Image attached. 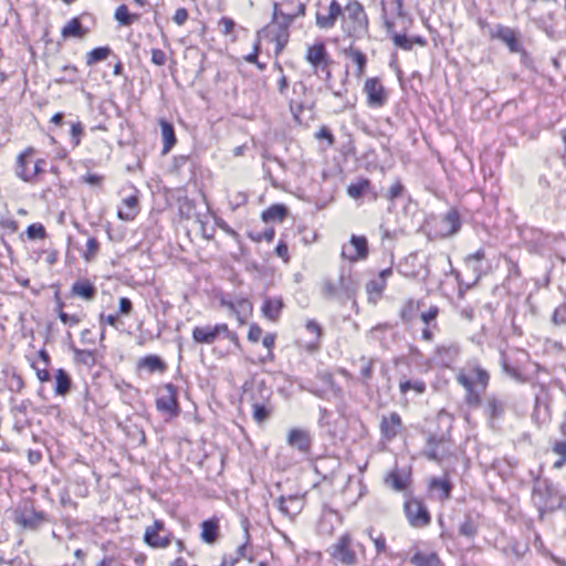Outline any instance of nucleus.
<instances>
[{
    "label": "nucleus",
    "instance_id": "nucleus-41",
    "mask_svg": "<svg viewBox=\"0 0 566 566\" xmlns=\"http://www.w3.org/2000/svg\"><path fill=\"white\" fill-rule=\"evenodd\" d=\"M413 566H439L440 559L436 553L424 554L417 552L410 559Z\"/></svg>",
    "mask_w": 566,
    "mask_h": 566
},
{
    "label": "nucleus",
    "instance_id": "nucleus-28",
    "mask_svg": "<svg viewBox=\"0 0 566 566\" xmlns=\"http://www.w3.org/2000/svg\"><path fill=\"white\" fill-rule=\"evenodd\" d=\"M241 524H242V527H243V531H244L245 542L238 546V548H237V557L235 558L231 557L230 560L224 558L222 566H233L234 563L239 558L248 557V551H249V544H250V534H249L250 523H249L248 518H243Z\"/></svg>",
    "mask_w": 566,
    "mask_h": 566
},
{
    "label": "nucleus",
    "instance_id": "nucleus-26",
    "mask_svg": "<svg viewBox=\"0 0 566 566\" xmlns=\"http://www.w3.org/2000/svg\"><path fill=\"white\" fill-rule=\"evenodd\" d=\"M295 20V15L292 11H284L279 3L273 6V22H275L280 31H289V27Z\"/></svg>",
    "mask_w": 566,
    "mask_h": 566
},
{
    "label": "nucleus",
    "instance_id": "nucleus-61",
    "mask_svg": "<svg viewBox=\"0 0 566 566\" xmlns=\"http://www.w3.org/2000/svg\"><path fill=\"white\" fill-rule=\"evenodd\" d=\"M167 56L166 53L160 49L151 50V62L158 66H161L166 63Z\"/></svg>",
    "mask_w": 566,
    "mask_h": 566
},
{
    "label": "nucleus",
    "instance_id": "nucleus-49",
    "mask_svg": "<svg viewBox=\"0 0 566 566\" xmlns=\"http://www.w3.org/2000/svg\"><path fill=\"white\" fill-rule=\"evenodd\" d=\"M439 314L438 306H430L428 311H424L421 313L420 318L423 322L424 325L432 326V328L437 329V316Z\"/></svg>",
    "mask_w": 566,
    "mask_h": 566
},
{
    "label": "nucleus",
    "instance_id": "nucleus-29",
    "mask_svg": "<svg viewBox=\"0 0 566 566\" xmlns=\"http://www.w3.org/2000/svg\"><path fill=\"white\" fill-rule=\"evenodd\" d=\"M446 443V439L443 437L437 438L436 436H430L428 438V451L427 457L430 460L440 461L444 454L446 450L441 447Z\"/></svg>",
    "mask_w": 566,
    "mask_h": 566
},
{
    "label": "nucleus",
    "instance_id": "nucleus-20",
    "mask_svg": "<svg viewBox=\"0 0 566 566\" xmlns=\"http://www.w3.org/2000/svg\"><path fill=\"white\" fill-rule=\"evenodd\" d=\"M455 380L465 390L464 401L471 408H479L482 406L480 391L471 384V381L463 375H455Z\"/></svg>",
    "mask_w": 566,
    "mask_h": 566
},
{
    "label": "nucleus",
    "instance_id": "nucleus-13",
    "mask_svg": "<svg viewBox=\"0 0 566 566\" xmlns=\"http://www.w3.org/2000/svg\"><path fill=\"white\" fill-rule=\"evenodd\" d=\"M368 255V242L365 237L353 234L350 238V245L343 247L342 256L349 261H357L366 259Z\"/></svg>",
    "mask_w": 566,
    "mask_h": 566
},
{
    "label": "nucleus",
    "instance_id": "nucleus-31",
    "mask_svg": "<svg viewBox=\"0 0 566 566\" xmlns=\"http://www.w3.org/2000/svg\"><path fill=\"white\" fill-rule=\"evenodd\" d=\"M399 390L401 395H407V392L410 390H412L416 395H422L427 390V385L421 379H408L402 376L399 380Z\"/></svg>",
    "mask_w": 566,
    "mask_h": 566
},
{
    "label": "nucleus",
    "instance_id": "nucleus-3",
    "mask_svg": "<svg viewBox=\"0 0 566 566\" xmlns=\"http://www.w3.org/2000/svg\"><path fill=\"white\" fill-rule=\"evenodd\" d=\"M13 521L24 530L36 531L48 522V518L44 512H38L31 504L25 503L23 506L15 509Z\"/></svg>",
    "mask_w": 566,
    "mask_h": 566
},
{
    "label": "nucleus",
    "instance_id": "nucleus-17",
    "mask_svg": "<svg viewBox=\"0 0 566 566\" xmlns=\"http://www.w3.org/2000/svg\"><path fill=\"white\" fill-rule=\"evenodd\" d=\"M287 443L302 453H308L312 446V438L307 430L294 428L287 433Z\"/></svg>",
    "mask_w": 566,
    "mask_h": 566
},
{
    "label": "nucleus",
    "instance_id": "nucleus-7",
    "mask_svg": "<svg viewBox=\"0 0 566 566\" xmlns=\"http://www.w3.org/2000/svg\"><path fill=\"white\" fill-rule=\"evenodd\" d=\"M457 375L465 376L475 388L480 387L482 390H485L490 382L489 371L476 359L468 360Z\"/></svg>",
    "mask_w": 566,
    "mask_h": 566
},
{
    "label": "nucleus",
    "instance_id": "nucleus-9",
    "mask_svg": "<svg viewBox=\"0 0 566 566\" xmlns=\"http://www.w3.org/2000/svg\"><path fill=\"white\" fill-rule=\"evenodd\" d=\"M490 38L497 39L505 43L512 53H524V49L517 38L516 32L510 27L496 24L490 30Z\"/></svg>",
    "mask_w": 566,
    "mask_h": 566
},
{
    "label": "nucleus",
    "instance_id": "nucleus-62",
    "mask_svg": "<svg viewBox=\"0 0 566 566\" xmlns=\"http://www.w3.org/2000/svg\"><path fill=\"white\" fill-rule=\"evenodd\" d=\"M59 318L65 324L70 326H75L81 322V318L77 315H69L67 313L60 310Z\"/></svg>",
    "mask_w": 566,
    "mask_h": 566
},
{
    "label": "nucleus",
    "instance_id": "nucleus-56",
    "mask_svg": "<svg viewBox=\"0 0 566 566\" xmlns=\"http://www.w3.org/2000/svg\"><path fill=\"white\" fill-rule=\"evenodd\" d=\"M289 41V31H280L277 32V34L275 35V43H276V46H275V53L279 54L282 52V50L284 49V46L286 45Z\"/></svg>",
    "mask_w": 566,
    "mask_h": 566
},
{
    "label": "nucleus",
    "instance_id": "nucleus-11",
    "mask_svg": "<svg viewBox=\"0 0 566 566\" xmlns=\"http://www.w3.org/2000/svg\"><path fill=\"white\" fill-rule=\"evenodd\" d=\"M379 429L382 440H394L403 430L401 417L397 412H390L387 416H382L379 423Z\"/></svg>",
    "mask_w": 566,
    "mask_h": 566
},
{
    "label": "nucleus",
    "instance_id": "nucleus-18",
    "mask_svg": "<svg viewBox=\"0 0 566 566\" xmlns=\"http://www.w3.org/2000/svg\"><path fill=\"white\" fill-rule=\"evenodd\" d=\"M364 91L367 94L369 105L382 106L385 104V102H386L385 90L378 78L366 80Z\"/></svg>",
    "mask_w": 566,
    "mask_h": 566
},
{
    "label": "nucleus",
    "instance_id": "nucleus-53",
    "mask_svg": "<svg viewBox=\"0 0 566 566\" xmlns=\"http://www.w3.org/2000/svg\"><path fill=\"white\" fill-rule=\"evenodd\" d=\"M27 235L30 240L45 239L46 230L41 223H32L27 228Z\"/></svg>",
    "mask_w": 566,
    "mask_h": 566
},
{
    "label": "nucleus",
    "instance_id": "nucleus-50",
    "mask_svg": "<svg viewBox=\"0 0 566 566\" xmlns=\"http://www.w3.org/2000/svg\"><path fill=\"white\" fill-rule=\"evenodd\" d=\"M62 70L65 73V75L60 77V78H57L56 80L57 83H60V84H62V83H70V84L76 83L78 70H77V67L75 65H65V66H63Z\"/></svg>",
    "mask_w": 566,
    "mask_h": 566
},
{
    "label": "nucleus",
    "instance_id": "nucleus-54",
    "mask_svg": "<svg viewBox=\"0 0 566 566\" xmlns=\"http://www.w3.org/2000/svg\"><path fill=\"white\" fill-rule=\"evenodd\" d=\"M501 366H502L503 371L511 378H513L520 382L525 381V378L522 376V374L515 367L511 366L504 356H502Z\"/></svg>",
    "mask_w": 566,
    "mask_h": 566
},
{
    "label": "nucleus",
    "instance_id": "nucleus-32",
    "mask_svg": "<svg viewBox=\"0 0 566 566\" xmlns=\"http://www.w3.org/2000/svg\"><path fill=\"white\" fill-rule=\"evenodd\" d=\"M219 536V523L217 520H207L201 524V538L207 544H213Z\"/></svg>",
    "mask_w": 566,
    "mask_h": 566
},
{
    "label": "nucleus",
    "instance_id": "nucleus-40",
    "mask_svg": "<svg viewBox=\"0 0 566 566\" xmlns=\"http://www.w3.org/2000/svg\"><path fill=\"white\" fill-rule=\"evenodd\" d=\"M123 205L127 208V211L118 210V218L120 220L129 221L136 216L138 198L136 196H129L123 199Z\"/></svg>",
    "mask_w": 566,
    "mask_h": 566
},
{
    "label": "nucleus",
    "instance_id": "nucleus-63",
    "mask_svg": "<svg viewBox=\"0 0 566 566\" xmlns=\"http://www.w3.org/2000/svg\"><path fill=\"white\" fill-rule=\"evenodd\" d=\"M262 333L263 331L258 324H252L249 328L248 339L252 343H256L260 340Z\"/></svg>",
    "mask_w": 566,
    "mask_h": 566
},
{
    "label": "nucleus",
    "instance_id": "nucleus-4",
    "mask_svg": "<svg viewBox=\"0 0 566 566\" xmlns=\"http://www.w3.org/2000/svg\"><path fill=\"white\" fill-rule=\"evenodd\" d=\"M305 60L312 65L316 74L321 71L325 73L326 81L331 78L329 56L323 42L310 45L306 50Z\"/></svg>",
    "mask_w": 566,
    "mask_h": 566
},
{
    "label": "nucleus",
    "instance_id": "nucleus-2",
    "mask_svg": "<svg viewBox=\"0 0 566 566\" xmlns=\"http://www.w3.org/2000/svg\"><path fill=\"white\" fill-rule=\"evenodd\" d=\"M328 553L332 558L344 566L357 565V554L354 549V541L348 533L339 536L328 548Z\"/></svg>",
    "mask_w": 566,
    "mask_h": 566
},
{
    "label": "nucleus",
    "instance_id": "nucleus-52",
    "mask_svg": "<svg viewBox=\"0 0 566 566\" xmlns=\"http://www.w3.org/2000/svg\"><path fill=\"white\" fill-rule=\"evenodd\" d=\"M99 250V243L95 238H90L86 242V251L83 254L85 261L91 262L95 259Z\"/></svg>",
    "mask_w": 566,
    "mask_h": 566
},
{
    "label": "nucleus",
    "instance_id": "nucleus-12",
    "mask_svg": "<svg viewBox=\"0 0 566 566\" xmlns=\"http://www.w3.org/2000/svg\"><path fill=\"white\" fill-rule=\"evenodd\" d=\"M156 407L170 416L178 413L177 389L172 384L164 386L161 396L156 400Z\"/></svg>",
    "mask_w": 566,
    "mask_h": 566
},
{
    "label": "nucleus",
    "instance_id": "nucleus-37",
    "mask_svg": "<svg viewBox=\"0 0 566 566\" xmlns=\"http://www.w3.org/2000/svg\"><path fill=\"white\" fill-rule=\"evenodd\" d=\"M72 386V380L70 375L62 368L56 370L55 374V394L59 396H65Z\"/></svg>",
    "mask_w": 566,
    "mask_h": 566
},
{
    "label": "nucleus",
    "instance_id": "nucleus-23",
    "mask_svg": "<svg viewBox=\"0 0 566 566\" xmlns=\"http://www.w3.org/2000/svg\"><path fill=\"white\" fill-rule=\"evenodd\" d=\"M391 275H392V269L391 268H387V269L382 270L379 273L377 279L371 280V281H369L366 284L367 293L369 295L375 294L377 296H380L381 293L384 292L385 287H386L388 277H390Z\"/></svg>",
    "mask_w": 566,
    "mask_h": 566
},
{
    "label": "nucleus",
    "instance_id": "nucleus-57",
    "mask_svg": "<svg viewBox=\"0 0 566 566\" xmlns=\"http://www.w3.org/2000/svg\"><path fill=\"white\" fill-rule=\"evenodd\" d=\"M219 27H220V31L223 35H229L232 33V31L235 27V22L231 18L223 17L219 21Z\"/></svg>",
    "mask_w": 566,
    "mask_h": 566
},
{
    "label": "nucleus",
    "instance_id": "nucleus-15",
    "mask_svg": "<svg viewBox=\"0 0 566 566\" xmlns=\"http://www.w3.org/2000/svg\"><path fill=\"white\" fill-rule=\"evenodd\" d=\"M481 526V514L474 511L467 512L463 521L459 524L458 533L468 539H473Z\"/></svg>",
    "mask_w": 566,
    "mask_h": 566
},
{
    "label": "nucleus",
    "instance_id": "nucleus-47",
    "mask_svg": "<svg viewBox=\"0 0 566 566\" xmlns=\"http://www.w3.org/2000/svg\"><path fill=\"white\" fill-rule=\"evenodd\" d=\"M387 482L396 491H402L407 488L408 479H407V476L401 475L397 471H392L389 473V475L387 478Z\"/></svg>",
    "mask_w": 566,
    "mask_h": 566
},
{
    "label": "nucleus",
    "instance_id": "nucleus-46",
    "mask_svg": "<svg viewBox=\"0 0 566 566\" xmlns=\"http://www.w3.org/2000/svg\"><path fill=\"white\" fill-rule=\"evenodd\" d=\"M345 54L347 56L352 57L353 61L356 63V65H357L356 75L358 77L363 76V74L365 72L366 62H367L365 54L361 51L354 49L353 46H350L345 52Z\"/></svg>",
    "mask_w": 566,
    "mask_h": 566
},
{
    "label": "nucleus",
    "instance_id": "nucleus-30",
    "mask_svg": "<svg viewBox=\"0 0 566 566\" xmlns=\"http://www.w3.org/2000/svg\"><path fill=\"white\" fill-rule=\"evenodd\" d=\"M483 408L485 415L492 420L502 417L505 410L504 402L494 396L486 397Z\"/></svg>",
    "mask_w": 566,
    "mask_h": 566
},
{
    "label": "nucleus",
    "instance_id": "nucleus-34",
    "mask_svg": "<svg viewBox=\"0 0 566 566\" xmlns=\"http://www.w3.org/2000/svg\"><path fill=\"white\" fill-rule=\"evenodd\" d=\"M286 216L287 208L284 205L277 203L263 211L262 219L265 222H282Z\"/></svg>",
    "mask_w": 566,
    "mask_h": 566
},
{
    "label": "nucleus",
    "instance_id": "nucleus-45",
    "mask_svg": "<svg viewBox=\"0 0 566 566\" xmlns=\"http://www.w3.org/2000/svg\"><path fill=\"white\" fill-rule=\"evenodd\" d=\"M111 49L108 46H99L95 48L86 54V64L92 66L101 61H104L111 54Z\"/></svg>",
    "mask_w": 566,
    "mask_h": 566
},
{
    "label": "nucleus",
    "instance_id": "nucleus-5",
    "mask_svg": "<svg viewBox=\"0 0 566 566\" xmlns=\"http://www.w3.org/2000/svg\"><path fill=\"white\" fill-rule=\"evenodd\" d=\"M172 534L163 521L156 520L145 530L144 542L153 548H166L170 545Z\"/></svg>",
    "mask_w": 566,
    "mask_h": 566
},
{
    "label": "nucleus",
    "instance_id": "nucleus-1",
    "mask_svg": "<svg viewBox=\"0 0 566 566\" xmlns=\"http://www.w3.org/2000/svg\"><path fill=\"white\" fill-rule=\"evenodd\" d=\"M340 27L345 35L363 38L368 31V19L364 7L356 0L349 1L340 14Z\"/></svg>",
    "mask_w": 566,
    "mask_h": 566
},
{
    "label": "nucleus",
    "instance_id": "nucleus-58",
    "mask_svg": "<svg viewBox=\"0 0 566 566\" xmlns=\"http://www.w3.org/2000/svg\"><path fill=\"white\" fill-rule=\"evenodd\" d=\"M403 190H405L403 185L401 184V181H400V180H397V181H396V182H395V184L389 188L387 197H388V199H389L390 201H395L397 198H399V197L402 195Z\"/></svg>",
    "mask_w": 566,
    "mask_h": 566
},
{
    "label": "nucleus",
    "instance_id": "nucleus-43",
    "mask_svg": "<svg viewBox=\"0 0 566 566\" xmlns=\"http://www.w3.org/2000/svg\"><path fill=\"white\" fill-rule=\"evenodd\" d=\"M74 359L76 363L87 367L96 365V352L90 349L73 348Z\"/></svg>",
    "mask_w": 566,
    "mask_h": 566
},
{
    "label": "nucleus",
    "instance_id": "nucleus-64",
    "mask_svg": "<svg viewBox=\"0 0 566 566\" xmlns=\"http://www.w3.org/2000/svg\"><path fill=\"white\" fill-rule=\"evenodd\" d=\"M552 451L558 457L566 459V440L555 441L552 447Z\"/></svg>",
    "mask_w": 566,
    "mask_h": 566
},
{
    "label": "nucleus",
    "instance_id": "nucleus-59",
    "mask_svg": "<svg viewBox=\"0 0 566 566\" xmlns=\"http://www.w3.org/2000/svg\"><path fill=\"white\" fill-rule=\"evenodd\" d=\"M553 322L556 325L566 324V303L559 305L553 314Z\"/></svg>",
    "mask_w": 566,
    "mask_h": 566
},
{
    "label": "nucleus",
    "instance_id": "nucleus-10",
    "mask_svg": "<svg viewBox=\"0 0 566 566\" xmlns=\"http://www.w3.org/2000/svg\"><path fill=\"white\" fill-rule=\"evenodd\" d=\"M221 334H228V325L224 323L214 326H196L192 329V338L197 344H213Z\"/></svg>",
    "mask_w": 566,
    "mask_h": 566
},
{
    "label": "nucleus",
    "instance_id": "nucleus-35",
    "mask_svg": "<svg viewBox=\"0 0 566 566\" xmlns=\"http://www.w3.org/2000/svg\"><path fill=\"white\" fill-rule=\"evenodd\" d=\"M87 33V30L83 28L81 21L77 18L70 20L62 29V36L67 38H83Z\"/></svg>",
    "mask_w": 566,
    "mask_h": 566
},
{
    "label": "nucleus",
    "instance_id": "nucleus-39",
    "mask_svg": "<svg viewBox=\"0 0 566 566\" xmlns=\"http://www.w3.org/2000/svg\"><path fill=\"white\" fill-rule=\"evenodd\" d=\"M114 17L119 22V24L125 25V27H129V25H132L133 23H135L136 21L139 20L140 14H138V13H130L128 11L127 6L120 4L119 7H117Z\"/></svg>",
    "mask_w": 566,
    "mask_h": 566
},
{
    "label": "nucleus",
    "instance_id": "nucleus-42",
    "mask_svg": "<svg viewBox=\"0 0 566 566\" xmlns=\"http://www.w3.org/2000/svg\"><path fill=\"white\" fill-rule=\"evenodd\" d=\"M138 367L145 368L150 373L164 371L166 369L165 363L155 355H148L138 361Z\"/></svg>",
    "mask_w": 566,
    "mask_h": 566
},
{
    "label": "nucleus",
    "instance_id": "nucleus-48",
    "mask_svg": "<svg viewBox=\"0 0 566 566\" xmlns=\"http://www.w3.org/2000/svg\"><path fill=\"white\" fill-rule=\"evenodd\" d=\"M252 407H253V419L258 423H262L269 418L271 411L264 403L253 402Z\"/></svg>",
    "mask_w": 566,
    "mask_h": 566
},
{
    "label": "nucleus",
    "instance_id": "nucleus-44",
    "mask_svg": "<svg viewBox=\"0 0 566 566\" xmlns=\"http://www.w3.org/2000/svg\"><path fill=\"white\" fill-rule=\"evenodd\" d=\"M369 188L370 181L366 178H361L357 182H353L347 187V193L353 199H359Z\"/></svg>",
    "mask_w": 566,
    "mask_h": 566
},
{
    "label": "nucleus",
    "instance_id": "nucleus-33",
    "mask_svg": "<svg viewBox=\"0 0 566 566\" xmlns=\"http://www.w3.org/2000/svg\"><path fill=\"white\" fill-rule=\"evenodd\" d=\"M546 492L549 495L544 503L545 509L547 510H556V509H565L566 510V496L560 495L557 490H555L552 485H546Z\"/></svg>",
    "mask_w": 566,
    "mask_h": 566
},
{
    "label": "nucleus",
    "instance_id": "nucleus-24",
    "mask_svg": "<svg viewBox=\"0 0 566 566\" xmlns=\"http://www.w3.org/2000/svg\"><path fill=\"white\" fill-rule=\"evenodd\" d=\"M159 126L161 129V137L164 142L163 154H168L177 143L175 128L171 123L166 119H159Z\"/></svg>",
    "mask_w": 566,
    "mask_h": 566
},
{
    "label": "nucleus",
    "instance_id": "nucleus-51",
    "mask_svg": "<svg viewBox=\"0 0 566 566\" xmlns=\"http://www.w3.org/2000/svg\"><path fill=\"white\" fill-rule=\"evenodd\" d=\"M418 310V304L413 301L409 300L400 311V317L405 323H409L415 318L416 311Z\"/></svg>",
    "mask_w": 566,
    "mask_h": 566
},
{
    "label": "nucleus",
    "instance_id": "nucleus-36",
    "mask_svg": "<svg viewBox=\"0 0 566 566\" xmlns=\"http://www.w3.org/2000/svg\"><path fill=\"white\" fill-rule=\"evenodd\" d=\"M33 151L32 148H28L18 157L17 175L24 181L32 180L31 171L28 169V159L33 155Z\"/></svg>",
    "mask_w": 566,
    "mask_h": 566
},
{
    "label": "nucleus",
    "instance_id": "nucleus-21",
    "mask_svg": "<svg viewBox=\"0 0 566 566\" xmlns=\"http://www.w3.org/2000/svg\"><path fill=\"white\" fill-rule=\"evenodd\" d=\"M442 229L444 237L457 234L461 229V218L455 209H450L442 218Z\"/></svg>",
    "mask_w": 566,
    "mask_h": 566
},
{
    "label": "nucleus",
    "instance_id": "nucleus-6",
    "mask_svg": "<svg viewBox=\"0 0 566 566\" xmlns=\"http://www.w3.org/2000/svg\"><path fill=\"white\" fill-rule=\"evenodd\" d=\"M405 513L408 522L413 527H424L430 524L431 515L427 506L417 499L406 501Z\"/></svg>",
    "mask_w": 566,
    "mask_h": 566
},
{
    "label": "nucleus",
    "instance_id": "nucleus-25",
    "mask_svg": "<svg viewBox=\"0 0 566 566\" xmlns=\"http://www.w3.org/2000/svg\"><path fill=\"white\" fill-rule=\"evenodd\" d=\"M460 354V346L457 344L442 345L437 347L436 357L444 366L453 363Z\"/></svg>",
    "mask_w": 566,
    "mask_h": 566
},
{
    "label": "nucleus",
    "instance_id": "nucleus-19",
    "mask_svg": "<svg viewBox=\"0 0 566 566\" xmlns=\"http://www.w3.org/2000/svg\"><path fill=\"white\" fill-rule=\"evenodd\" d=\"M348 295L349 289L347 282L343 275L338 277L337 281H333L331 279H324L322 283V295L327 300H333L340 296L342 293Z\"/></svg>",
    "mask_w": 566,
    "mask_h": 566
},
{
    "label": "nucleus",
    "instance_id": "nucleus-27",
    "mask_svg": "<svg viewBox=\"0 0 566 566\" xmlns=\"http://www.w3.org/2000/svg\"><path fill=\"white\" fill-rule=\"evenodd\" d=\"M72 294L86 301L96 296V287L87 280H78L72 285Z\"/></svg>",
    "mask_w": 566,
    "mask_h": 566
},
{
    "label": "nucleus",
    "instance_id": "nucleus-8",
    "mask_svg": "<svg viewBox=\"0 0 566 566\" xmlns=\"http://www.w3.org/2000/svg\"><path fill=\"white\" fill-rule=\"evenodd\" d=\"M343 7L337 0H332L326 9L316 12V25L322 30L333 29L340 19Z\"/></svg>",
    "mask_w": 566,
    "mask_h": 566
},
{
    "label": "nucleus",
    "instance_id": "nucleus-38",
    "mask_svg": "<svg viewBox=\"0 0 566 566\" xmlns=\"http://www.w3.org/2000/svg\"><path fill=\"white\" fill-rule=\"evenodd\" d=\"M430 488L433 491L440 492L439 499L444 501L450 499L453 485L448 479L434 478L430 481Z\"/></svg>",
    "mask_w": 566,
    "mask_h": 566
},
{
    "label": "nucleus",
    "instance_id": "nucleus-16",
    "mask_svg": "<svg viewBox=\"0 0 566 566\" xmlns=\"http://www.w3.org/2000/svg\"><path fill=\"white\" fill-rule=\"evenodd\" d=\"M277 503L280 512L290 520H293L297 514L302 512L304 506V499L298 495H282L277 499Z\"/></svg>",
    "mask_w": 566,
    "mask_h": 566
},
{
    "label": "nucleus",
    "instance_id": "nucleus-55",
    "mask_svg": "<svg viewBox=\"0 0 566 566\" xmlns=\"http://www.w3.org/2000/svg\"><path fill=\"white\" fill-rule=\"evenodd\" d=\"M374 531L373 530H369L368 531V535L370 537V539L373 541L375 547H376V551L378 554H381V553H386L387 551V545H386V538L382 534H379L377 536H374Z\"/></svg>",
    "mask_w": 566,
    "mask_h": 566
},
{
    "label": "nucleus",
    "instance_id": "nucleus-22",
    "mask_svg": "<svg viewBox=\"0 0 566 566\" xmlns=\"http://www.w3.org/2000/svg\"><path fill=\"white\" fill-rule=\"evenodd\" d=\"M283 306L284 303L281 297H266L263 302L261 311L265 318L271 322H276L281 315Z\"/></svg>",
    "mask_w": 566,
    "mask_h": 566
},
{
    "label": "nucleus",
    "instance_id": "nucleus-60",
    "mask_svg": "<svg viewBox=\"0 0 566 566\" xmlns=\"http://www.w3.org/2000/svg\"><path fill=\"white\" fill-rule=\"evenodd\" d=\"M316 138L327 140L329 146L335 144V137L332 134L331 129L326 126H322L319 130L316 133Z\"/></svg>",
    "mask_w": 566,
    "mask_h": 566
},
{
    "label": "nucleus",
    "instance_id": "nucleus-14",
    "mask_svg": "<svg viewBox=\"0 0 566 566\" xmlns=\"http://www.w3.org/2000/svg\"><path fill=\"white\" fill-rule=\"evenodd\" d=\"M385 25L387 28V31L391 34V39L396 46L405 50L410 51L413 46V44H418L420 46H424L427 44V40L422 36H413L408 38L405 34H399L395 32V23L390 20H385Z\"/></svg>",
    "mask_w": 566,
    "mask_h": 566
}]
</instances>
